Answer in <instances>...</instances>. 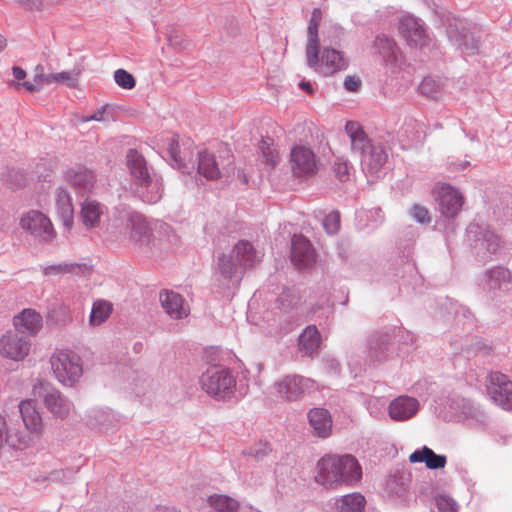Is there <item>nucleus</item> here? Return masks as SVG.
I'll return each mask as SVG.
<instances>
[{"label": "nucleus", "instance_id": "obj_1", "mask_svg": "<svg viewBox=\"0 0 512 512\" xmlns=\"http://www.w3.org/2000/svg\"><path fill=\"white\" fill-rule=\"evenodd\" d=\"M362 479V467L350 454H326L317 462L315 480L327 489L355 487Z\"/></svg>", "mask_w": 512, "mask_h": 512}, {"label": "nucleus", "instance_id": "obj_2", "mask_svg": "<svg viewBox=\"0 0 512 512\" xmlns=\"http://www.w3.org/2000/svg\"><path fill=\"white\" fill-rule=\"evenodd\" d=\"M345 131L350 138L352 152L359 156L361 169L371 179H378L388 160L386 149L379 142H374L354 121H348Z\"/></svg>", "mask_w": 512, "mask_h": 512}, {"label": "nucleus", "instance_id": "obj_3", "mask_svg": "<svg viewBox=\"0 0 512 512\" xmlns=\"http://www.w3.org/2000/svg\"><path fill=\"white\" fill-rule=\"evenodd\" d=\"M126 165L136 195L145 203H157L163 196L162 177L136 149L127 151Z\"/></svg>", "mask_w": 512, "mask_h": 512}, {"label": "nucleus", "instance_id": "obj_4", "mask_svg": "<svg viewBox=\"0 0 512 512\" xmlns=\"http://www.w3.org/2000/svg\"><path fill=\"white\" fill-rule=\"evenodd\" d=\"M201 388L216 400L231 399L236 390V378L233 372L226 367L214 365L200 377Z\"/></svg>", "mask_w": 512, "mask_h": 512}, {"label": "nucleus", "instance_id": "obj_5", "mask_svg": "<svg viewBox=\"0 0 512 512\" xmlns=\"http://www.w3.org/2000/svg\"><path fill=\"white\" fill-rule=\"evenodd\" d=\"M447 407L454 418L467 427L481 428L487 424L486 413L470 399L460 396L448 397Z\"/></svg>", "mask_w": 512, "mask_h": 512}, {"label": "nucleus", "instance_id": "obj_6", "mask_svg": "<svg viewBox=\"0 0 512 512\" xmlns=\"http://www.w3.org/2000/svg\"><path fill=\"white\" fill-rule=\"evenodd\" d=\"M55 378L65 386H73L82 376L80 357L72 351H59L50 359Z\"/></svg>", "mask_w": 512, "mask_h": 512}, {"label": "nucleus", "instance_id": "obj_7", "mask_svg": "<svg viewBox=\"0 0 512 512\" xmlns=\"http://www.w3.org/2000/svg\"><path fill=\"white\" fill-rule=\"evenodd\" d=\"M273 387L284 401L297 402L316 389L315 381L299 374H287L274 382Z\"/></svg>", "mask_w": 512, "mask_h": 512}, {"label": "nucleus", "instance_id": "obj_8", "mask_svg": "<svg viewBox=\"0 0 512 512\" xmlns=\"http://www.w3.org/2000/svg\"><path fill=\"white\" fill-rule=\"evenodd\" d=\"M479 288L489 297L496 298L512 288V273L501 265L492 266L483 271L479 278Z\"/></svg>", "mask_w": 512, "mask_h": 512}, {"label": "nucleus", "instance_id": "obj_9", "mask_svg": "<svg viewBox=\"0 0 512 512\" xmlns=\"http://www.w3.org/2000/svg\"><path fill=\"white\" fill-rule=\"evenodd\" d=\"M446 34L449 41L463 54L474 55L478 52L479 38L473 35L464 19H448Z\"/></svg>", "mask_w": 512, "mask_h": 512}, {"label": "nucleus", "instance_id": "obj_10", "mask_svg": "<svg viewBox=\"0 0 512 512\" xmlns=\"http://www.w3.org/2000/svg\"><path fill=\"white\" fill-rule=\"evenodd\" d=\"M466 233L478 254L490 256L496 254L500 248V237L486 225L471 222L466 228Z\"/></svg>", "mask_w": 512, "mask_h": 512}, {"label": "nucleus", "instance_id": "obj_11", "mask_svg": "<svg viewBox=\"0 0 512 512\" xmlns=\"http://www.w3.org/2000/svg\"><path fill=\"white\" fill-rule=\"evenodd\" d=\"M399 32L411 47L425 50L430 48L431 39L424 22L413 15H404L399 22Z\"/></svg>", "mask_w": 512, "mask_h": 512}, {"label": "nucleus", "instance_id": "obj_12", "mask_svg": "<svg viewBox=\"0 0 512 512\" xmlns=\"http://www.w3.org/2000/svg\"><path fill=\"white\" fill-rule=\"evenodd\" d=\"M290 163L293 175L304 178L317 173L319 159L310 147L296 145L291 149Z\"/></svg>", "mask_w": 512, "mask_h": 512}, {"label": "nucleus", "instance_id": "obj_13", "mask_svg": "<svg viewBox=\"0 0 512 512\" xmlns=\"http://www.w3.org/2000/svg\"><path fill=\"white\" fill-rule=\"evenodd\" d=\"M33 393L35 396L43 397L46 408L55 416L65 418L68 416L72 403L61 392L48 383L39 381L34 385Z\"/></svg>", "mask_w": 512, "mask_h": 512}, {"label": "nucleus", "instance_id": "obj_14", "mask_svg": "<svg viewBox=\"0 0 512 512\" xmlns=\"http://www.w3.org/2000/svg\"><path fill=\"white\" fill-rule=\"evenodd\" d=\"M20 226L44 242H50L55 237V230L50 219L37 210H31L24 214L21 217Z\"/></svg>", "mask_w": 512, "mask_h": 512}, {"label": "nucleus", "instance_id": "obj_15", "mask_svg": "<svg viewBox=\"0 0 512 512\" xmlns=\"http://www.w3.org/2000/svg\"><path fill=\"white\" fill-rule=\"evenodd\" d=\"M487 388L494 403L505 410L512 409V381L507 375L498 371L491 372Z\"/></svg>", "mask_w": 512, "mask_h": 512}, {"label": "nucleus", "instance_id": "obj_16", "mask_svg": "<svg viewBox=\"0 0 512 512\" xmlns=\"http://www.w3.org/2000/svg\"><path fill=\"white\" fill-rule=\"evenodd\" d=\"M30 350V340L17 331H8L0 338V354L14 361L24 359Z\"/></svg>", "mask_w": 512, "mask_h": 512}, {"label": "nucleus", "instance_id": "obj_17", "mask_svg": "<svg viewBox=\"0 0 512 512\" xmlns=\"http://www.w3.org/2000/svg\"><path fill=\"white\" fill-rule=\"evenodd\" d=\"M127 227L130 229V237L141 248L150 251L154 244L151 224L146 218L137 212H133L127 219Z\"/></svg>", "mask_w": 512, "mask_h": 512}, {"label": "nucleus", "instance_id": "obj_18", "mask_svg": "<svg viewBox=\"0 0 512 512\" xmlns=\"http://www.w3.org/2000/svg\"><path fill=\"white\" fill-rule=\"evenodd\" d=\"M291 261L299 269H307L316 261L311 242L303 235H294L291 241Z\"/></svg>", "mask_w": 512, "mask_h": 512}, {"label": "nucleus", "instance_id": "obj_19", "mask_svg": "<svg viewBox=\"0 0 512 512\" xmlns=\"http://www.w3.org/2000/svg\"><path fill=\"white\" fill-rule=\"evenodd\" d=\"M319 54L320 52L318 55ZM348 64V59L341 51L334 48H324L321 53V58L318 57L317 64L309 67L324 76H329L336 72L346 70Z\"/></svg>", "mask_w": 512, "mask_h": 512}, {"label": "nucleus", "instance_id": "obj_20", "mask_svg": "<svg viewBox=\"0 0 512 512\" xmlns=\"http://www.w3.org/2000/svg\"><path fill=\"white\" fill-rule=\"evenodd\" d=\"M437 202L442 216L454 218L461 210L464 199L457 189L445 184L438 191Z\"/></svg>", "mask_w": 512, "mask_h": 512}, {"label": "nucleus", "instance_id": "obj_21", "mask_svg": "<svg viewBox=\"0 0 512 512\" xmlns=\"http://www.w3.org/2000/svg\"><path fill=\"white\" fill-rule=\"evenodd\" d=\"M420 409L419 401L411 396L401 395L393 399L388 407V414L395 422H404L413 418Z\"/></svg>", "mask_w": 512, "mask_h": 512}, {"label": "nucleus", "instance_id": "obj_22", "mask_svg": "<svg viewBox=\"0 0 512 512\" xmlns=\"http://www.w3.org/2000/svg\"><path fill=\"white\" fill-rule=\"evenodd\" d=\"M322 20V11L320 8H313L307 27V45L306 58L308 66L317 64L318 53L320 51L318 28Z\"/></svg>", "mask_w": 512, "mask_h": 512}, {"label": "nucleus", "instance_id": "obj_23", "mask_svg": "<svg viewBox=\"0 0 512 512\" xmlns=\"http://www.w3.org/2000/svg\"><path fill=\"white\" fill-rule=\"evenodd\" d=\"M65 180L79 194L91 192L95 183V174L83 166L68 168L64 173Z\"/></svg>", "mask_w": 512, "mask_h": 512}, {"label": "nucleus", "instance_id": "obj_24", "mask_svg": "<svg viewBox=\"0 0 512 512\" xmlns=\"http://www.w3.org/2000/svg\"><path fill=\"white\" fill-rule=\"evenodd\" d=\"M30 437L19 429L9 426L5 418L0 415V448L3 444L15 450H24L30 444Z\"/></svg>", "mask_w": 512, "mask_h": 512}, {"label": "nucleus", "instance_id": "obj_25", "mask_svg": "<svg viewBox=\"0 0 512 512\" xmlns=\"http://www.w3.org/2000/svg\"><path fill=\"white\" fill-rule=\"evenodd\" d=\"M231 253L244 270L254 267L262 259V253L247 240H239L234 245Z\"/></svg>", "mask_w": 512, "mask_h": 512}, {"label": "nucleus", "instance_id": "obj_26", "mask_svg": "<svg viewBox=\"0 0 512 512\" xmlns=\"http://www.w3.org/2000/svg\"><path fill=\"white\" fill-rule=\"evenodd\" d=\"M159 299L165 312L173 319H182L188 315V309L184 305V299L176 292L163 290Z\"/></svg>", "mask_w": 512, "mask_h": 512}, {"label": "nucleus", "instance_id": "obj_27", "mask_svg": "<svg viewBox=\"0 0 512 512\" xmlns=\"http://www.w3.org/2000/svg\"><path fill=\"white\" fill-rule=\"evenodd\" d=\"M13 325L22 335L36 334L42 327V316L33 309H24L14 317Z\"/></svg>", "mask_w": 512, "mask_h": 512}, {"label": "nucleus", "instance_id": "obj_28", "mask_svg": "<svg viewBox=\"0 0 512 512\" xmlns=\"http://www.w3.org/2000/svg\"><path fill=\"white\" fill-rule=\"evenodd\" d=\"M374 48L387 65L398 64L401 54L393 38L385 34L378 35L374 40Z\"/></svg>", "mask_w": 512, "mask_h": 512}, {"label": "nucleus", "instance_id": "obj_29", "mask_svg": "<svg viewBox=\"0 0 512 512\" xmlns=\"http://www.w3.org/2000/svg\"><path fill=\"white\" fill-rule=\"evenodd\" d=\"M217 265L219 273L224 279L236 284L240 283L245 270L238 261H235V256L231 252L219 255Z\"/></svg>", "mask_w": 512, "mask_h": 512}, {"label": "nucleus", "instance_id": "obj_30", "mask_svg": "<svg viewBox=\"0 0 512 512\" xmlns=\"http://www.w3.org/2000/svg\"><path fill=\"white\" fill-rule=\"evenodd\" d=\"M308 420L315 435L327 438L331 434L332 419L329 411L324 408H313L308 412Z\"/></svg>", "mask_w": 512, "mask_h": 512}, {"label": "nucleus", "instance_id": "obj_31", "mask_svg": "<svg viewBox=\"0 0 512 512\" xmlns=\"http://www.w3.org/2000/svg\"><path fill=\"white\" fill-rule=\"evenodd\" d=\"M409 461L411 463H425L428 469L436 470L445 467L447 458L443 454H436L428 446H423L410 454Z\"/></svg>", "mask_w": 512, "mask_h": 512}, {"label": "nucleus", "instance_id": "obj_32", "mask_svg": "<svg viewBox=\"0 0 512 512\" xmlns=\"http://www.w3.org/2000/svg\"><path fill=\"white\" fill-rule=\"evenodd\" d=\"M88 423L99 429L108 430L119 422V415L108 408H91L86 414Z\"/></svg>", "mask_w": 512, "mask_h": 512}, {"label": "nucleus", "instance_id": "obj_33", "mask_svg": "<svg viewBox=\"0 0 512 512\" xmlns=\"http://www.w3.org/2000/svg\"><path fill=\"white\" fill-rule=\"evenodd\" d=\"M197 172L210 181L217 180L222 175L214 154L207 151L198 152Z\"/></svg>", "mask_w": 512, "mask_h": 512}, {"label": "nucleus", "instance_id": "obj_34", "mask_svg": "<svg viewBox=\"0 0 512 512\" xmlns=\"http://www.w3.org/2000/svg\"><path fill=\"white\" fill-rule=\"evenodd\" d=\"M105 206L93 199H85L81 204V219L86 228L96 227L103 215Z\"/></svg>", "mask_w": 512, "mask_h": 512}, {"label": "nucleus", "instance_id": "obj_35", "mask_svg": "<svg viewBox=\"0 0 512 512\" xmlns=\"http://www.w3.org/2000/svg\"><path fill=\"white\" fill-rule=\"evenodd\" d=\"M55 204L57 213L62 219L63 224L70 227L72 225L74 208L71 195L67 188L59 187L57 189Z\"/></svg>", "mask_w": 512, "mask_h": 512}, {"label": "nucleus", "instance_id": "obj_36", "mask_svg": "<svg viewBox=\"0 0 512 512\" xmlns=\"http://www.w3.org/2000/svg\"><path fill=\"white\" fill-rule=\"evenodd\" d=\"M19 411L25 427L31 432L38 433L42 428V418L36 410L32 400H23L19 404Z\"/></svg>", "mask_w": 512, "mask_h": 512}, {"label": "nucleus", "instance_id": "obj_37", "mask_svg": "<svg viewBox=\"0 0 512 512\" xmlns=\"http://www.w3.org/2000/svg\"><path fill=\"white\" fill-rule=\"evenodd\" d=\"M335 504L337 512H363L366 499L361 493L353 492L337 498Z\"/></svg>", "mask_w": 512, "mask_h": 512}, {"label": "nucleus", "instance_id": "obj_38", "mask_svg": "<svg viewBox=\"0 0 512 512\" xmlns=\"http://www.w3.org/2000/svg\"><path fill=\"white\" fill-rule=\"evenodd\" d=\"M391 341V335L388 332H376L368 340V349L372 358L380 361L384 358L388 345Z\"/></svg>", "mask_w": 512, "mask_h": 512}, {"label": "nucleus", "instance_id": "obj_39", "mask_svg": "<svg viewBox=\"0 0 512 512\" xmlns=\"http://www.w3.org/2000/svg\"><path fill=\"white\" fill-rule=\"evenodd\" d=\"M321 341L320 333L315 325L307 326L299 335V348L307 355L317 351Z\"/></svg>", "mask_w": 512, "mask_h": 512}, {"label": "nucleus", "instance_id": "obj_40", "mask_svg": "<svg viewBox=\"0 0 512 512\" xmlns=\"http://www.w3.org/2000/svg\"><path fill=\"white\" fill-rule=\"evenodd\" d=\"M418 90L421 95L427 98L438 99L443 92V82L438 77L428 76L423 78Z\"/></svg>", "mask_w": 512, "mask_h": 512}, {"label": "nucleus", "instance_id": "obj_41", "mask_svg": "<svg viewBox=\"0 0 512 512\" xmlns=\"http://www.w3.org/2000/svg\"><path fill=\"white\" fill-rule=\"evenodd\" d=\"M112 312L111 303L105 300H98L93 303L92 310L89 317V322L92 326H97L104 323Z\"/></svg>", "mask_w": 512, "mask_h": 512}, {"label": "nucleus", "instance_id": "obj_42", "mask_svg": "<svg viewBox=\"0 0 512 512\" xmlns=\"http://www.w3.org/2000/svg\"><path fill=\"white\" fill-rule=\"evenodd\" d=\"M277 301L281 310L289 312L296 308L300 302L299 291L295 287H284Z\"/></svg>", "mask_w": 512, "mask_h": 512}, {"label": "nucleus", "instance_id": "obj_43", "mask_svg": "<svg viewBox=\"0 0 512 512\" xmlns=\"http://www.w3.org/2000/svg\"><path fill=\"white\" fill-rule=\"evenodd\" d=\"M385 490L397 499H405L408 494V486L405 478L400 475H392L386 480Z\"/></svg>", "mask_w": 512, "mask_h": 512}, {"label": "nucleus", "instance_id": "obj_44", "mask_svg": "<svg viewBox=\"0 0 512 512\" xmlns=\"http://www.w3.org/2000/svg\"><path fill=\"white\" fill-rule=\"evenodd\" d=\"M208 503L218 512H236L239 508L238 502L226 495H211Z\"/></svg>", "mask_w": 512, "mask_h": 512}, {"label": "nucleus", "instance_id": "obj_45", "mask_svg": "<svg viewBox=\"0 0 512 512\" xmlns=\"http://www.w3.org/2000/svg\"><path fill=\"white\" fill-rule=\"evenodd\" d=\"M258 149L262 154L266 164L273 168L278 162V152L274 147L273 139L270 137L262 138L259 142Z\"/></svg>", "mask_w": 512, "mask_h": 512}, {"label": "nucleus", "instance_id": "obj_46", "mask_svg": "<svg viewBox=\"0 0 512 512\" xmlns=\"http://www.w3.org/2000/svg\"><path fill=\"white\" fill-rule=\"evenodd\" d=\"M167 153L170 157V164L173 167H177L178 169H181L183 172L189 173V167L185 162L184 158H182L180 155L179 143L175 137H172L169 140Z\"/></svg>", "mask_w": 512, "mask_h": 512}, {"label": "nucleus", "instance_id": "obj_47", "mask_svg": "<svg viewBox=\"0 0 512 512\" xmlns=\"http://www.w3.org/2000/svg\"><path fill=\"white\" fill-rule=\"evenodd\" d=\"M84 265L78 263H63L57 265H50L44 268V275H53V274H61V273H75L79 274L82 272Z\"/></svg>", "mask_w": 512, "mask_h": 512}, {"label": "nucleus", "instance_id": "obj_48", "mask_svg": "<svg viewBox=\"0 0 512 512\" xmlns=\"http://www.w3.org/2000/svg\"><path fill=\"white\" fill-rule=\"evenodd\" d=\"M366 408L372 417L381 419L385 415L386 400L380 397H368L366 399Z\"/></svg>", "mask_w": 512, "mask_h": 512}, {"label": "nucleus", "instance_id": "obj_49", "mask_svg": "<svg viewBox=\"0 0 512 512\" xmlns=\"http://www.w3.org/2000/svg\"><path fill=\"white\" fill-rule=\"evenodd\" d=\"M352 166L347 159L337 157L333 164V172L340 182H346L350 179V171Z\"/></svg>", "mask_w": 512, "mask_h": 512}, {"label": "nucleus", "instance_id": "obj_50", "mask_svg": "<svg viewBox=\"0 0 512 512\" xmlns=\"http://www.w3.org/2000/svg\"><path fill=\"white\" fill-rule=\"evenodd\" d=\"M114 80L118 86L126 90H130L136 85L133 75L124 69H117L114 72Z\"/></svg>", "mask_w": 512, "mask_h": 512}, {"label": "nucleus", "instance_id": "obj_51", "mask_svg": "<svg viewBox=\"0 0 512 512\" xmlns=\"http://www.w3.org/2000/svg\"><path fill=\"white\" fill-rule=\"evenodd\" d=\"M3 179L12 187L19 188L25 185L26 175L20 170L14 168L8 169Z\"/></svg>", "mask_w": 512, "mask_h": 512}, {"label": "nucleus", "instance_id": "obj_52", "mask_svg": "<svg viewBox=\"0 0 512 512\" xmlns=\"http://www.w3.org/2000/svg\"><path fill=\"white\" fill-rule=\"evenodd\" d=\"M323 228L330 234H336L340 229V214L338 211H332L323 219Z\"/></svg>", "mask_w": 512, "mask_h": 512}, {"label": "nucleus", "instance_id": "obj_53", "mask_svg": "<svg viewBox=\"0 0 512 512\" xmlns=\"http://www.w3.org/2000/svg\"><path fill=\"white\" fill-rule=\"evenodd\" d=\"M80 75V70L73 69L72 71H62L56 73V82L57 83H66L67 86L74 88L78 83V77Z\"/></svg>", "mask_w": 512, "mask_h": 512}, {"label": "nucleus", "instance_id": "obj_54", "mask_svg": "<svg viewBox=\"0 0 512 512\" xmlns=\"http://www.w3.org/2000/svg\"><path fill=\"white\" fill-rule=\"evenodd\" d=\"M412 218L420 224H427L430 222V216L428 210L421 205L414 204L410 210Z\"/></svg>", "mask_w": 512, "mask_h": 512}, {"label": "nucleus", "instance_id": "obj_55", "mask_svg": "<svg viewBox=\"0 0 512 512\" xmlns=\"http://www.w3.org/2000/svg\"><path fill=\"white\" fill-rule=\"evenodd\" d=\"M436 506L439 512H456L457 503L450 497L441 495L436 498Z\"/></svg>", "mask_w": 512, "mask_h": 512}, {"label": "nucleus", "instance_id": "obj_56", "mask_svg": "<svg viewBox=\"0 0 512 512\" xmlns=\"http://www.w3.org/2000/svg\"><path fill=\"white\" fill-rule=\"evenodd\" d=\"M109 107L107 105L102 106L97 111H95L93 114L86 116L83 118L84 122L88 121H109L112 119V115L108 112Z\"/></svg>", "mask_w": 512, "mask_h": 512}, {"label": "nucleus", "instance_id": "obj_57", "mask_svg": "<svg viewBox=\"0 0 512 512\" xmlns=\"http://www.w3.org/2000/svg\"><path fill=\"white\" fill-rule=\"evenodd\" d=\"M271 451L268 443H260L258 447L251 449L249 455H253L257 460L262 459Z\"/></svg>", "mask_w": 512, "mask_h": 512}, {"label": "nucleus", "instance_id": "obj_58", "mask_svg": "<svg viewBox=\"0 0 512 512\" xmlns=\"http://www.w3.org/2000/svg\"><path fill=\"white\" fill-rule=\"evenodd\" d=\"M361 86V80L356 76H347L344 80V87L350 92H356Z\"/></svg>", "mask_w": 512, "mask_h": 512}, {"label": "nucleus", "instance_id": "obj_59", "mask_svg": "<svg viewBox=\"0 0 512 512\" xmlns=\"http://www.w3.org/2000/svg\"><path fill=\"white\" fill-rule=\"evenodd\" d=\"M29 10H39L43 7V0H16Z\"/></svg>", "mask_w": 512, "mask_h": 512}, {"label": "nucleus", "instance_id": "obj_60", "mask_svg": "<svg viewBox=\"0 0 512 512\" xmlns=\"http://www.w3.org/2000/svg\"><path fill=\"white\" fill-rule=\"evenodd\" d=\"M35 82L51 84L56 82V73L50 74H36L34 77Z\"/></svg>", "mask_w": 512, "mask_h": 512}, {"label": "nucleus", "instance_id": "obj_61", "mask_svg": "<svg viewBox=\"0 0 512 512\" xmlns=\"http://www.w3.org/2000/svg\"><path fill=\"white\" fill-rule=\"evenodd\" d=\"M8 83H9V85H13L15 87H20V86L24 87L29 92H37V91H39V87L36 86L35 84H32L31 82L17 83L15 81H9Z\"/></svg>", "mask_w": 512, "mask_h": 512}, {"label": "nucleus", "instance_id": "obj_62", "mask_svg": "<svg viewBox=\"0 0 512 512\" xmlns=\"http://www.w3.org/2000/svg\"><path fill=\"white\" fill-rule=\"evenodd\" d=\"M12 74H13L14 78L17 79V80H22V79H24L26 77L25 70L22 69L19 66H13L12 67Z\"/></svg>", "mask_w": 512, "mask_h": 512}, {"label": "nucleus", "instance_id": "obj_63", "mask_svg": "<svg viewBox=\"0 0 512 512\" xmlns=\"http://www.w3.org/2000/svg\"><path fill=\"white\" fill-rule=\"evenodd\" d=\"M469 165V162L468 161H461L459 163H454L452 162L450 164V169L452 171H457V170H464L467 166Z\"/></svg>", "mask_w": 512, "mask_h": 512}, {"label": "nucleus", "instance_id": "obj_64", "mask_svg": "<svg viewBox=\"0 0 512 512\" xmlns=\"http://www.w3.org/2000/svg\"><path fill=\"white\" fill-rule=\"evenodd\" d=\"M299 87L304 90L306 93L308 94H312L313 93V86L310 82H307V81H302L299 83Z\"/></svg>", "mask_w": 512, "mask_h": 512}]
</instances>
